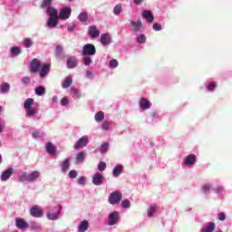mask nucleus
<instances>
[{"label":"nucleus","mask_w":232,"mask_h":232,"mask_svg":"<svg viewBox=\"0 0 232 232\" xmlns=\"http://www.w3.org/2000/svg\"><path fill=\"white\" fill-rule=\"evenodd\" d=\"M47 14L49 15V20L47 21L48 28H55L58 24L57 20L59 19L58 11L55 8L49 7Z\"/></svg>","instance_id":"1"},{"label":"nucleus","mask_w":232,"mask_h":232,"mask_svg":"<svg viewBox=\"0 0 232 232\" xmlns=\"http://www.w3.org/2000/svg\"><path fill=\"white\" fill-rule=\"evenodd\" d=\"M62 211H63V206L57 205L47 211L46 218L48 220H59V218H61Z\"/></svg>","instance_id":"2"},{"label":"nucleus","mask_w":232,"mask_h":232,"mask_svg":"<svg viewBox=\"0 0 232 232\" xmlns=\"http://www.w3.org/2000/svg\"><path fill=\"white\" fill-rule=\"evenodd\" d=\"M30 215L34 218H43V217H44V212L43 211V208H41V207L34 206L30 209Z\"/></svg>","instance_id":"3"},{"label":"nucleus","mask_w":232,"mask_h":232,"mask_svg":"<svg viewBox=\"0 0 232 232\" xmlns=\"http://www.w3.org/2000/svg\"><path fill=\"white\" fill-rule=\"evenodd\" d=\"M97 53V49H95V45L92 44H87L82 48V55H95Z\"/></svg>","instance_id":"4"},{"label":"nucleus","mask_w":232,"mask_h":232,"mask_svg":"<svg viewBox=\"0 0 232 232\" xmlns=\"http://www.w3.org/2000/svg\"><path fill=\"white\" fill-rule=\"evenodd\" d=\"M41 65V62L37 58L33 59V61L29 63L30 72L32 73L39 72Z\"/></svg>","instance_id":"5"},{"label":"nucleus","mask_w":232,"mask_h":232,"mask_svg":"<svg viewBox=\"0 0 232 232\" xmlns=\"http://www.w3.org/2000/svg\"><path fill=\"white\" fill-rule=\"evenodd\" d=\"M51 68L52 67L50 66V63H43L38 71L40 77L42 79H44V77H46L48 73H50Z\"/></svg>","instance_id":"6"},{"label":"nucleus","mask_w":232,"mask_h":232,"mask_svg":"<svg viewBox=\"0 0 232 232\" xmlns=\"http://www.w3.org/2000/svg\"><path fill=\"white\" fill-rule=\"evenodd\" d=\"M121 200H122V194L119 191L112 192L109 197L110 204H118Z\"/></svg>","instance_id":"7"},{"label":"nucleus","mask_w":232,"mask_h":232,"mask_svg":"<svg viewBox=\"0 0 232 232\" xmlns=\"http://www.w3.org/2000/svg\"><path fill=\"white\" fill-rule=\"evenodd\" d=\"M92 182L94 186H102V184H104V176L99 172H96L92 176Z\"/></svg>","instance_id":"8"},{"label":"nucleus","mask_w":232,"mask_h":232,"mask_svg":"<svg viewBox=\"0 0 232 232\" xmlns=\"http://www.w3.org/2000/svg\"><path fill=\"white\" fill-rule=\"evenodd\" d=\"M70 15H72V8L64 7L60 11L58 18L62 19V21H66V19H70Z\"/></svg>","instance_id":"9"},{"label":"nucleus","mask_w":232,"mask_h":232,"mask_svg":"<svg viewBox=\"0 0 232 232\" xmlns=\"http://www.w3.org/2000/svg\"><path fill=\"white\" fill-rule=\"evenodd\" d=\"M119 212L114 211L109 215L108 226H115L119 223Z\"/></svg>","instance_id":"10"},{"label":"nucleus","mask_w":232,"mask_h":232,"mask_svg":"<svg viewBox=\"0 0 232 232\" xmlns=\"http://www.w3.org/2000/svg\"><path fill=\"white\" fill-rule=\"evenodd\" d=\"M45 151L52 157L57 155V147L53 145L51 141L45 144Z\"/></svg>","instance_id":"11"},{"label":"nucleus","mask_w":232,"mask_h":232,"mask_svg":"<svg viewBox=\"0 0 232 232\" xmlns=\"http://www.w3.org/2000/svg\"><path fill=\"white\" fill-rule=\"evenodd\" d=\"M88 145V136H82L78 140V141L74 144V150H80V148H84Z\"/></svg>","instance_id":"12"},{"label":"nucleus","mask_w":232,"mask_h":232,"mask_svg":"<svg viewBox=\"0 0 232 232\" xmlns=\"http://www.w3.org/2000/svg\"><path fill=\"white\" fill-rule=\"evenodd\" d=\"M15 226L18 229H28L30 223L26 222V220L23 218H16Z\"/></svg>","instance_id":"13"},{"label":"nucleus","mask_w":232,"mask_h":232,"mask_svg":"<svg viewBox=\"0 0 232 232\" xmlns=\"http://www.w3.org/2000/svg\"><path fill=\"white\" fill-rule=\"evenodd\" d=\"M77 64H79V61L77 60V57L71 56L67 59V68L69 69L77 68Z\"/></svg>","instance_id":"14"},{"label":"nucleus","mask_w":232,"mask_h":232,"mask_svg":"<svg viewBox=\"0 0 232 232\" xmlns=\"http://www.w3.org/2000/svg\"><path fill=\"white\" fill-rule=\"evenodd\" d=\"M195 162H197V156L195 154H188L184 160V163L187 166H193Z\"/></svg>","instance_id":"15"},{"label":"nucleus","mask_w":232,"mask_h":232,"mask_svg":"<svg viewBox=\"0 0 232 232\" xmlns=\"http://www.w3.org/2000/svg\"><path fill=\"white\" fill-rule=\"evenodd\" d=\"M29 228L33 232H42L43 231V227L35 221H30L29 222Z\"/></svg>","instance_id":"16"},{"label":"nucleus","mask_w":232,"mask_h":232,"mask_svg":"<svg viewBox=\"0 0 232 232\" xmlns=\"http://www.w3.org/2000/svg\"><path fill=\"white\" fill-rule=\"evenodd\" d=\"M14 175V169H7L5 171L1 174L2 182H6L11 176Z\"/></svg>","instance_id":"17"},{"label":"nucleus","mask_w":232,"mask_h":232,"mask_svg":"<svg viewBox=\"0 0 232 232\" xmlns=\"http://www.w3.org/2000/svg\"><path fill=\"white\" fill-rule=\"evenodd\" d=\"M89 35L92 37V39H95V37H99V35H101V32L95 25H91L89 27Z\"/></svg>","instance_id":"18"},{"label":"nucleus","mask_w":232,"mask_h":232,"mask_svg":"<svg viewBox=\"0 0 232 232\" xmlns=\"http://www.w3.org/2000/svg\"><path fill=\"white\" fill-rule=\"evenodd\" d=\"M140 108H141V110H150V108H151V102L146 98H140Z\"/></svg>","instance_id":"19"},{"label":"nucleus","mask_w":232,"mask_h":232,"mask_svg":"<svg viewBox=\"0 0 232 232\" xmlns=\"http://www.w3.org/2000/svg\"><path fill=\"white\" fill-rule=\"evenodd\" d=\"M142 17L143 19H146L148 23H151L152 21H155V17L153 16V14L151 11L144 10L142 12Z\"/></svg>","instance_id":"20"},{"label":"nucleus","mask_w":232,"mask_h":232,"mask_svg":"<svg viewBox=\"0 0 232 232\" xmlns=\"http://www.w3.org/2000/svg\"><path fill=\"white\" fill-rule=\"evenodd\" d=\"M159 210V207L157 205H150L147 210V217L151 218V217L155 216V213Z\"/></svg>","instance_id":"21"},{"label":"nucleus","mask_w":232,"mask_h":232,"mask_svg":"<svg viewBox=\"0 0 232 232\" xmlns=\"http://www.w3.org/2000/svg\"><path fill=\"white\" fill-rule=\"evenodd\" d=\"M130 25L134 32H140V28H142V21L138 20L137 22L132 21L130 22Z\"/></svg>","instance_id":"22"},{"label":"nucleus","mask_w":232,"mask_h":232,"mask_svg":"<svg viewBox=\"0 0 232 232\" xmlns=\"http://www.w3.org/2000/svg\"><path fill=\"white\" fill-rule=\"evenodd\" d=\"M89 223L87 220L81 221L78 226V232H86L88 231Z\"/></svg>","instance_id":"23"},{"label":"nucleus","mask_w":232,"mask_h":232,"mask_svg":"<svg viewBox=\"0 0 232 232\" xmlns=\"http://www.w3.org/2000/svg\"><path fill=\"white\" fill-rule=\"evenodd\" d=\"M101 43L104 46H108V44H110V43H111V39H110V34H102V37H101Z\"/></svg>","instance_id":"24"},{"label":"nucleus","mask_w":232,"mask_h":232,"mask_svg":"<svg viewBox=\"0 0 232 232\" xmlns=\"http://www.w3.org/2000/svg\"><path fill=\"white\" fill-rule=\"evenodd\" d=\"M52 3H53V0H43L41 8H46V12L48 13L49 8H55L52 7Z\"/></svg>","instance_id":"25"},{"label":"nucleus","mask_w":232,"mask_h":232,"mask_svg":"<svg viewBox=\"0 0 232 232\" xmlns=\"http://www.w3.org/2000/svg\"><path fill=\"white\" fill-rule=\"evenodd\" d=\"M215 231V223L208 222V226L201 229V232H213Z\"/></svg>","instance_id":"26"},{"label":"nucleus","mask_w":232,"mask_h":232,"mask_svg":"<svg viewBox=\"0 0 232 232\" xmlns=\"http://www.w3.org/2000/svg\"><path fill=\"white\" fill-rule=\"evenodd\" d=\"M55 50L56 57H59V59H63V57H64V50H63V46L57 45Z\"/></svg>","instance_id":"27"},{"label":"nucleus","mask_w":232,"mask_h":232,"mask_svg":"<svg viewBox=\"0 0 232 232\" xmlns=\"http://www.w3.org/2000/svg\"><path fill=\"white\" fill-rule=\"evenodd\" d=\"M41 177V173L37 170H34L29 174L30 182H34V180H37V179Z\"/></svg>","instance_id":"28"},{"label":"nucleus","mask_w":232,"mask_h":232,"mask_svg":"<svg viewBox=\"0 0 232 232\" xmlns=\"http://www.w3.org/2000/svg\"><path fill=\"white\" fill-rule=\"evenodd\" d=\"M94 119L96 122H102L104 121V111H98L95 114Z\"/></svg>","instance_id":"29"},{"label":"nucleus","mask_w":232,"mask_h":232,"mask_svg":"<svg viewBox=\"0 0 232 232\" xmlns=\"http://www.w3.org/2000/svg\"><path fill=\"white\" fill-rule=\"evenodd\" d=\"M121 173H122V165H116L113 169L112 175H114V177H119Z\"/></svg>","instance_id":"30"},{"label":"nucleus","mask_w":232,"mask_h":232,"mask_svg":"<svg viewBox=\"0 0 232 232\" xmlns=\"http://www.w3.org/2000/svg\"><path fill=\"white\" fill-rule=\"evenodd\" d=\"M70 93L71 95H72V97H76L77 99H81V97H82V95L81 94V91H79V89L71 88Z\"/></svg>","instance_id":"31"},{"label":"nucleus","mask_w":232,"mask_h":232,"mask_svg":"<svg viewBox=\"0 0 232 232\" xmlns=\"http://www.w3.org/2000/svg\"><path fill=\"white\" fill-rule=\"evenodd\" d=\"M72 82H73V80H72V78H65L64 81L62 83L63 88L66 89V88H70V86H72Z\"/></svg>","instance_id":"32"},{"label":"nucleus","mask_w":232,"mask_h":232,"mask_svg":"<svg viewBox=\"0 0 232 232\" xmlns=\"http://www.w3.org/2000/svg\"><path fill=\"white\" fill-rule=\"evenodd\" d=\"M34 99L32 98H28L25 100L24 103V107L25 110H28L29 108H32V106H34Z\"/></svg>","instance_id":"33"},{"label":"nucleus","mask_w":232,"mask_h":232,"mask_svg":"<svg viewBox=\"0 0 232 232\" xmlns=\"http://www.w3.org/2000/svg\"><path fill=\"white\" fill-rule=\"evenodd\" d=\"M0 92L2 93H6L7 92H10V84L7 82H4L1 86H0Z\"/></svg>","instance_id":"34"},{"label":"nucleus","mask_w":232,"mask_h":232,"mask_svg":"<svg viewBox=\"0 0 232 232\" xmlns=\"http://www.w3.org/2000/svg\"><path fill=\"white\" fill-rule=\"evenodd\" d=\"M24 180H27L28 182H30V174H28L26 172L22 173V175L19 178V181L24 182Z\"/></svg>","instance_id":"35"},{"label":"nucleus","mask_w":232,"mask_h":232,"mask_svg":"<svg viewBox=\"0 0 232 232\" xmlns=\"http://www.w3.org/2000/svg\"><path fill=\"white\" fill-rule=\"evenodd\" d=\"M45 92H46V91L44 90V87H43V86H38L35 89V93H36V95H39V97L44 95Z\"/></svg>","instance_id":"36"},{"label":"nucleus","mask_w":232,"mask_h":232,"mask_svg":"<svg viewBox=\"0 0 232 232\" xmlns=\"http://www.w3.org/2000/svg\"><path fill=\"white\" fill-rule=\"evenodd\" d=\"M69 168H70V159H65L62 165V170L68 171Z\"/></svg>","instance_id":"37"},{"label":"nucleus","mask_w":232,"mask_h":232,"mask_svg":"<svg viewBox=\"0 0 232 232\" xmlns=\"http://www.w3.org/2000/svg\"><path fill=\"white\" fill-rule=\"evenodd\" d=\"M109 148H110V143L104 142V143L102 144V146L100 147V151H101V153H107Z\"/></svg>","instance_id":"38"},{"label":"nucleus","mask_w":232,"mask_h":232,"mask_svg":"<svg viewBox=\"0 0 232 232\" xmlns=\"http://www.w3.org/2000/svg\"><path fill=\"white\" fill-rule=\"evenodd\" d=\"M78 19L79 21H81L82 23H84L86 21H88V13H81L78 15Z\"/></svg>","instance_id":"39"},{"label":"nucleus","mask_w":232,"mask_h":232,"mask_svg":"<svg viewBox=\"0 0 232 232\" xmlns=\"http://www.w3.org/2000/svg\"><path fill=\"white\" fill-rule=\"evenodd\" d=\"M24 44L25 48H30L31 46H33L34 42L30 38H25L24 40Z\"/></svg>","instance_id":"40"},{"label":"nucleus","mask_w":232,"mask_h":232,"mask_svg":"<svg viewBox=\"0 0 232 232\" xmlns=\"http://www.w3.org/2000/svg\"><path fill=\"white\" fill-rule=\"evenodd\" d=\"M76 160L78 163L84 162V152H79L76 156Z\"/></svg>","instance_id":"41"},{"label":"nucleus","mask_w":232,"mask_h":232,"mask_svg":"<svg viewBox=\"0 0 232 232\" xmlns=\"http://www.w3.org/2000/svg\"><path fill=\"white\" fill-rule=\"evenodd\" d=\"M121 12H122V5H115V7L113 8V14H115L116 15H119Z\"/></svg>","instance_id":"42"},{"label":"nucleus","mask_w":232,"mask_h":232,"mask_svg":"<svg viewBox=\"0 0 232 232\" xmlns=\"http://www.w3.org/2000/svg\"><path fill=\"white\" fill-rule=\"evenodd\" d=\"M137 43H139L140 44L146 43V36L144 34L138 35Z\"/></svg>","instance_id":"43"},{"label":"nucleus","mask_w":232,"mask_h":232,"mask_svg":"<svg viewBox=\"0 0 232 232\" xmlns=\"http://www.w3.org/2000/svg\"><path fill=\"white\" fill-rule=\"evenodd\" d=\"M110 68H117L119 66V62L115 59H112L109 62Z\"/></svg>","instance_id":"44"},{"label":"nucleus","mask_w":232,"mask_h":232,"mask_svg":"<svg viewBox=\"0 0 232 232\" xmlns=\"http://www.w3.org/2000/svg\"><path fill=\"white\" fill-rule=\"evenodd\" d=\"M35 113H37V110L34 108L27 109V117H34Z\"/></svg>","instance_id":"45"},{"label":"nucleus","mask_w":232,"mask_h":232,"mask_svg":"<svg viewBox=\"0 0 232 232\" xmlns=\"http://www.w3.org/2000/svg\"><path fill=\"white\" fill-rule=\"evenodd\" d=\"M83 64L84 66H90V64H92V57L90 56L83 57Z\"/></svg>","instance_id":"46"},{"label":"nucleus","mask_w":232,"mask_h":232,"mask_svg":"<svg viewBox=\"0 0 232 232\" xmlns=\"http://www.w3.org/2000/svg\"><path fill=\"white\" fill-rule=\"evenodd\" d=\"M11 53H14V55H19V53H21V47H12Z\"/></svg>","instance_id":"47"},{"label":"nucleus","mask_w":232,"mask_h":232,"mask_svg":"<svg viewBox=\"0 0 232 232\" xmlns=\"http://www.w3.org/2000/svg\"><path fill=\"white\" fill-rule=\"evenodd\" d=\"M217 87V83L215 82H211L208 86H207V90L208 92H213V90H215V88Z\"/></svg>","instance_id":"48"},{"label":"nucleus","mask_w":232,"mask_h":232,"mask_svg":"<svg viewBox=\"0 0 232 232\" xmlns=\"http://www.w3.org/2000/svg\"><path fill=\"white\" fill-rule=\"evenodd\" d=\"M153 30H155V32H160V30H162V25L160 24L155 23L152 25Z\"/></svg>","instance_id":"49"},{"label":"nucleus","mask_w":232,"mask_h":232,"mask_svg":"<svg viewBox=\"0 0 232 232\" xmlns=\"http://www.w3.org/2000/svg\"><path fill=\"white\" fill-rule=\"evenodd\" d=\"M202 190L204 191V193H208V191H211V185L210 184L203 185Z\"/></svg>","instance_id":"50"},{"label":"nucleus","mask_w":232,"mask_h":232,"mask_svg":"<svg viewBox=\"0 0 232 232\" xmlns=\"http://www.w3.org/2000/svg\"><path fill=\"white\" fill-rule=\"evenodd\" d=\"M98 169L99 171H104V169H106V163H104V161L100 162L98 165Z\"/></svg>","instance_id":"51"},{"label":"nucleus","mask_w":232,"mask_h":232,"mask_svg":"<svg viewBox=\"0 0 232 232\" xmlns=\"http://www.w3.org/2000/svg\"><path fill=\"white\" fill-rule=\"evenodd\" d=\"M102 129L105 131L110 130V121H104L102 125Z\"/></svg>","instance_id":"52"},{"label":"nucleus","mask_w":232,"mask_h":232,"mask_svg":"<svg viewBox=\"0 0 232 232\" xmlns=\"http://www.w3.org/2000/svg\"><path fill=\"white\" fill-rule=\"evenodd\" d=\"M67 30L68 32H73L75 30V24L73 23L69 24L67 26Z\"/></svg>","instance_id":"53"},{"label":"nucleus","mask_w":232,"mask_h":232,"mask_svg":"<svg viewBox=\"0 0 232 232\" xmlns=\"http://www.w3.org/2000/svg\"><path fill=\"white\" fill-rule=\"evenodd\" d=\"M85 182H86V178H84V177H80V178L78 179V184H80V186H84Z\"/></svg>","instance_id":"54"},{"label":"nucleus","mask_w":232,"mask_h":232,"mask_svg":"<svg viewBox=\"0 0 232 232\" xmlns=\"http://www.w3.org/2000/svg\"><path fill=\"white\" fill-rule=\"evenodd\" d=\"M70 179H75L77 177V171L76 170H71L69 172Z\"/></svg>","instance_id":"55"},{"label":"nucleus","mask_w":232,"mask_h":232,"mask_svg":"<svg viewBox=\"0 0 232 232\" xmlns=\"http://www.w3.org/2000/svg\"><path fill=\"white\" fill-rule=\"evenodd\" d=\"M213 191L214 193H222L224 191V187H217Z\"/></svg>","instance_id":"56"},{"label":"nucleus","mask_w":232,"mask_h":232,"mask_svg":"<svg viewBox=\"0 0 232 232\" xmlns=\"http://www.w3.org/2000/svg\"><path fill=\"white\" fill-rule=\"evenodd\" d=\"M69 101H68V98L64 97L61 100V104L62 106H67Z\"/></svg>","instance_id":"57"},{"label":"nucleus","mask_w":232,"mask_h":232,"mask_svg":"<svg viewBox=\"0 0 232 232\" xmlns=\"http://www.w3.org/2000/svg\"><path fill=\"white\" fill-rule=\"evenodd\" d=\"M23 84H28L30 82V77L26 76L22 79Z\"/></svg>","instance_id":"58"},{"label":"nucleus","mask_w":232,"mask_h":232,"mask_svg":"<svg viewBox=\"0 0 232 232\" xmlns=\"http://www.w3.org/2000/svg\"><path fill=\"white\" fill-rule=\"evenodd\" d=\"M86 76H87L89 79L93 78V72H92V71H87V72H86Z\"/></svg>","instance_id":"59"},{"label":"nucleus","mask_w":232,"mask_h":232,"mask_svg":"<svg viewBox=\"0 0 232 232\" xmlns=\"http://www.w3.org/2000/svg\"><path fill=\"white\" fill-rule=\"evenodd\" d=\"M218 220H226V214L224 213L218 214Z\"/></svg>","instance_id":"60"},{"label":"nucleus","mask_w":232,"mask_h":232,"mask_svg":"<svg viewBox=\"0 0 232 232\" xmlns=\"http://www.w3.org/2000/svg\"><path fill=\"white\" fill-rule=\"evenodd\" d=\"M130 204H121V208L122 209H130Z\"/></svg>","instance_id":"61"},{"label":"nucleus","mask_w":232,"mask_h":232,"mask_svg":"<svg viewBox=\"0 0 232 232\" xmlns=\"http://www.w3.org/2000/svg\"><path fill=\"white\" fill-rule=\"evenodd\" d=\"M33 137L34 139H39L40 137L39 131L33 132Z\"/></svg>","instance_id":"62"},{"label":"nucleus","mask_w":232,"mask_h":232,"mask_svg":"<svg viewBox=\"0 0 232 232\" xmlns=\"http://www.w3.org/2000/svg\"><path fill=\"white\" fill-rule=\"evenodd\" d=\"M134 5H140L142 3V0H133Z\"/></svg>","instance_id":"63"},{"label":"nucleus","mask_w":232,"mask_h":232,"mask_svg":"<svg viewBox=\"0 0 232 232\" xmlns=\"http://www.w3.org/2000/svg\"><path fill=\"white\" fill-rule=\"evenodd\" d=\"M121 204H130V202L128 199H124Z\"/></svg>","instance_id":"64"}]
</instances>
